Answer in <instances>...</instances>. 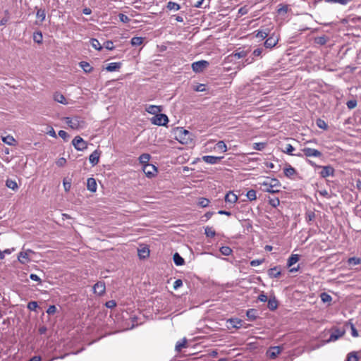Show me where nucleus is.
<instances>
[{"instance_id":"1","label":"nucleus","mask_w":361,"mask_h":361,"mask_svg":"<svg viewBox=\"0 0 361 361\" xmlns=\"http://www.w3.org/2000/svg\"><path fill=\"white\" fill-rule=\"evenodd\" d=\"M66 123L72 129H78L83 128L85 126V121L79 116H75L73 118L66 117Z\"/></svg>"},{"instance_id":"2","label":"nucleus","mask_w":361,"mask_h":361,"mask_svg":"<svg viewBox=\"0 0 361 361\" xmlns=\"http://www.w3.org/2000/svg\"><path fill=\"white\" fill-rule=\"evenodd\" d=\"M150 121L154 125L164 126L168 123L169 118L166 114L159 113L151 118Z\"/></svg>"},{"instance_id":"3","label":"nucleus","mask_w":361,"mask_h":361,"mask_svg":"<svg viewBox=\"0 0 361 361\" xmlns=\"http://www.w3.org/2000/svg\"><path fill=\"white\" fill-rule=\"evenodd\" d=\"M302 157L305 156L307 157H322V153L318 149L310 148V147H304L301 149Z\"/></svg>"},{"instance_id":"4","label":"nucleus","mask_w":361,"mask_h":361,"mask_svg":"<svg viewBox=\"0 0 361 361\" xmlns=\"http://www.w3.org/2000/svg\"><path fill=\"white\" fill-rule=\"evenodd\" d=\"M72 144L78 151H83L87 147V143L80 136L75 137Z\"/></svg>"},{"instance_id":"5","label":"nucleus","mask_w":361,"mask_h":361,"mask_svg":"<svg viewBox=\"0 0 361 361\" xmlns=\"http://www.w3.org/2000/svg\"><path fill=\"white\" fill-rule=\"evenodd\" d=\"M209 66V62L204 60L193 62L192 69L195 73L202 72Z\"/></svg>"},{"instance_id":"6","label":"nucleus","mask_w":361,"mask_h":361,"mask_svg":"<svg viewBox=\"0 0 361 361\" xmlns=\"http://www.w3.org/2000/svg\"><path fill=\"white\" fill-rule=\"evenodd\" d=\"M319 169H322L319 172V175L322 178H326L327 177H333L334 176L335 170L331 165L321 166Z\"/></svg>"},{"instance_id":"7","label":"nucleus","mask_w":361,"mask_h":361,"mask_svg":"<svg viewBox=\"0 0 361 361\" xmlns=\"http://www.w3.org/2000/svg\"><path fill=\"white\" fill-rule=\"evenodd\" d=\"M30 253H34V252L30 249H27L25 251H21L19 252L18 256V260L19 262L22 264H25L30 262V258L29 255Z\"/></svg>"},{"instance_id":"8","label":"nucleus","mask_w":361,"mask_h":361,"mask_svg":"<svg viewBox=\"0 0 361 361\" xmlns=\"http://www.w3.org/2000/svg\"><path fill=\"white\" fill-rule=\"evenodd\" d=\"M345 334V330L341 329H334L328 339V342H334L342 337Z\"/></svg>"},{"instance_id":"9","label":"nucleus","mask_w":361,"mask_h":361,"mask_svg":"<svg viewBox=\"0 0 361 361\" xmlns=\"http://www.w3.org/2000/svg\"><path fill=\"white\" fill-rule=\"evenodd\" d=\"M279 42V37L272 34L270 35L264 42V45L267 49H272L274 48Z\"/></svg>"},{"instance_id":"10","label":"nucleus","mask_w":361,"mask_h":361,"mask_svg":"<svg viewBox=\"0 0 361 361\" xmlns=\"http://www.w3.org/2000/svg\"><path fill=\"white\" fill-rule=\"evenodd\" d=\"M143 172L148 178H152L155 176L157 168L153 164H147L143 166Z\"/></svg>"},{"instance_id":"11","label":"nucleus","mask_w":361,"mask_h":361,"mask_svg":"<svg viewBox=\"0 0 361 361\" xmlns=\"http://www.w3.org/2000/svg\"><path fill=\"white\" fill-rule=\"evenodd\" d=\"M106 286L103 281H98L93 286L94 293L97 295H102L105 293Z\"/></svg>"},{"instance_id":"12","label":"nucleus","mask_w":361,"mask_h":361,"mask_svg":"<svg viewBox=\"0 0 361 361\" xmlns=\"http://www.w3.org/2000/svg\"><path fill=\"white\" fill-rule=\"evenodd\" d=\"M261 188L264 192L269 193H276L279 192V189L274 188V187L271 185V183H269L267 180L261 183Z\"/></svg>"},{"instance_id":"13","label":"nucleus","mask_w":361,"mask_h":361,"mask_svg":"<svg viewBox=\"0 0 361 361\" xmlns=\"http://www.w3.org/2000/svg\"><path fill=\"white\" fill-rule=\"evenodd\" d=\"M222 159L223 157H215L211 155H206L202 157V160L209 164H216L219 163Z\"/></svg>"},{"instance_id":"14","label":"nucleus","mask_w":361,"mask_h":361,"mask_svg":"<svg viewBox=\"0 0 361 361\" xmlns=\"http://www.w3.org/2000/svg\"><path fill=\"white\" fill-rule=\"evenodd\" d=\"M281 346H274L268 350L267 354L271 359H275L281 353Z\"/></svg>"},{"instance_id":"15","label":"nucleus","mask_w":361,"mask_h":361,"mask_svg":"<svg viewBox=\"0 0 361 361\" xmlns=\"http://www.w3.org/2000/svg\"><path fill=\"white\" fill-rule=\"evenodd\" d=\"M294 150H295V148L290 144H287L285 145L284 148L282 149V152L288 155L295 156L298 157H302V154L301 152L295 153V154L293 153Z\"/></svg>"},{"instance_id":"16","label":"nucleus","mask_w":361,"mask_h":361,"mask_svg":"<svg viewBox=\"0 0 361 361\" xmlns=\"http://www.w3.org/2000/svg\"><path fill=\"white\" fill-rule=\"evenodd\" d=\"M100 152L94 150L89 157V161L92 166H95L99 163Z\"/></svg>"},{"instance_id":"17","label":"nucleus","mask_w":361,"mask_h":361,"mask_svg":"<svg viewBox=\"0 0 361 361\" xmlns=\"http://www.w3.org/2000/svg\"><path fill=\"white\" fill-rule=\"evenodd\" d=\"M147 112L150 114L157 115L162 111L161 106L149 105L145 108Z\"/></svg>"},{"instance_id":"18","label":"nucleus","mask_w":361,"mask_h":361,"mask_svg":"<svg viewBox=\"0 0 361 361\" xmlns=\"http://www.w3.org/2000/svg\"><path fill=\"white\" fill-rule=\"evenodd\" d=\"M238 200V196L232 191H229L225 196V202L231 204H235Z\"/></svg>"},{"instance_id":"19","label":"nucleus","mask_w":361,"mask_h":361,"mask_svg":"<svg viewBox=\"0 0 361 361\" xmlns=\"http://www.w3.org/2000/svg\"><path fill=\"white\" fill-rule=\"evenodd\" d=\"M87 188L89 191L94 192L97 190V183L94 178H89L87 180Z\"/></svg>"},{"instance_id":"20","label":"nucleus","mask_w":361,"mask_h":361,"mask_svg":"<svg viewBox=\"0 0 361 361\" xmlns=\"http://www.w3.org/2000/svg\"><path fill=\"white\" fill-rule=\"evenodd\" d=\"M281 274V269L278 267H274L268 270V275L270 278H278Z\"/></svg>"},{"instance_id":"21","label":"nucleus","mask_w":361,"mask_h":361,"mask_svg":"<svg viewBox=\"0 0 361 361\" xmlns=\"http://www.w3.org/2000/svg\"><path fill=\"white\" fill-rule=\"evenodd\" d=\"M121 66V63L120 62H112L109 63L106 67V70L109 72H113L118 70Z\"/></svg>"},{"instance_id":"22","label":"nucleus","mask_w":361,"mask_h":361,"mask_svg":"<svg viewBox=\"0 0 361 361\" xmlns=\"http://www.w3.org/2000/svg\"><path fill=\"white\" fill-rule=\"evenodd\" d=\"M233 328H240L242 326V320L238 318H231L227 321Z\"/></svg>"},{"instance_id":"23","label":"nucleus","mask_w":361,"mask_h":361,"mask_svg":"<svg viewBox=\"0 0 361 361\" xmlns=\"http://www.w3.org/2000/svg\"><path fill=\"white\" fill-rule=\"evenodd\" d=\"M79 66L87 73H91L93 70L92 66L87 61L80 62Z\"/></svg>"},{"instance_id":"24","label":"nucleus","mask_w":361,"mask_h":361,"mask_svg":"<svg viewBox=\"0 0 361 361\" xmlns=\"http://www.w3.org/2000/svg\"><path fill=\"white\" fill-rule=\"evenodd\" d=\"M299 261V255L296 254H293L290 256L287 262L288 267H291L293 264L297 263Z\"/></svg>"},{"instance_id":"25","label":"nucleus","mask_w":361,"mask_h":361,"mask_svg":"<svg viewBox=\"0 0 361 361\" xmlns=\"http://www.w3.org/2000/svg\"><path fill=\"white\" fill-rule=\"evenodd\" d=\"M173 259L177 266H182L185 263L184 259L178 252L173 255Z\"/></svg>"},{"instance_id":"26","label":"nucleus","mask_w":361,"mask_h":361,"mask_svg":"<svg viewBox=\"0 0 361 361\" xmlns=\"http://www.w3.org/2000/svg\"><path fill=\"white\" fill-rule=\"evenodd\" d=\"M278 6L279 8L277 9V13L279 15L284 16L288 13L289 10V6L287 4H279Z\"/></svg>"},{"instance_id":"27","label":"nucleus","mask_w":361,"mask_h":361,"mask_svg":"<svg viewBox=\"0 0 361 361\" xmlns=\"http://www.w3.org/2000/svg\"><path fill=\"white\" fill-rule=\"evenodd\" d=\"M246 56H247V51H245L244 50L236 51L233 52L230 56V57H231V58L238 59L245 58Z\"/></svg>"},{"instance_id":"28","label":"nucleus","mask_w":361,"mask_h":361,"mask_svg":"<svg viewBox=\"0 0 361 361\" xmlns=\"http://www.w3.org/2000/svg\"><path fill=\"white\" fill-rule=\"evenodd\" d=\"M284 174L286 177L291 178L296 174V170L291 166H288L284 169Z\"/></svg>"},{"instance_id":"29","label":"nucleus","mask_w":361,"mask_h":361,"mask_svg":"<svg viewBox=\"0 0 361 361\" xmlns=\"http://www.w3.org/2000/svg\"><path fill=\"white\" fill-rule=\"evenodd\" d=\"M257 310L255 309H249L246 312V316L247 317L248 319L250 321H254L257 319Z\"/></svg>"},{"instance_id":"30","label":"nucleus","mask_w":361,"mask_h":361,"mask_svg":"<svg viewBox=\"0 0 361 361\" xmlns=\"http://www.w3.org/2000/svg\"><path fill=\"white\" fill-rule=\"evenodd\" d=\"M138 255L141 259H145L149 255V250L147 247H145L138 250Z\"/></svg>"},{"instance_id":"31","label":"nucleus","mask_w":361,"mask_h":361,"mask_svg":"<svg viewBox=\"0 0 361 361\" xmlns=\"http://www.w3.org/2000/svg\"><path fill=\"white\" fill-rule=\"evenodd\" d=\"M277 307L278 302L274 297L268 300V307L270 310H275Z\"/></svg>"},{"instance_id":"32","label":"nucleus","mask_w":361,"mask_h":361,"mask_svg":"<svg viewBox=\"0 0 361 361\" xmlns=\"http://www.w3.org/2000/svg\"><path fill=\"white\" fill-rule=\"evenodd\" d=\"M33 40L37 44H42L43 40L42 33L40 31L35 32L33 33Z\"/></svg>"},{"instance_id":"33","label":"nucleus","mask_w":361,"mask_h":361,"mask_svg":"<svg viewBox=\"0 0 361 361\" xmlns=\"http://www.w3.org/2000/svg\"><path fill=\"white\" fill-rule=\"evenodd\" d=\"M54 100L59 103L66 104H67L65 97L61 93H56L54 96Z\"/></svg>"},{"instance_id":"34","label":"nucleus","mask_w":361,"mask_h":361,"mask_svg":"<svg viewBox=\"0 0 361 361\" xmlns=\"http://www.w3.org/2000/svg\"><path fill=\"white\" fill-rule=\"evenodd\" d=\"M36 16L38 19H39L40 22L42 23L46 18L45 10L42 8L37 9Z\"/></svg>"},{"instance_id":"35","label":"nucleus","mask_w":361,"mask_h":361,"mask_svg":"<svg viewBox=\"0 0 361 361\" xmlns=\"http://www.w3.org/2000/svg\"><path fill=\"white\" fill-rule=\"evenodd\" d=\"M204 234L208 238H214L216 235V232L212 227L207 226L204 228Z\"/></svg>"},{"instance_id":"36","label":"nucleus","mask_w":361,"mask_h":361,"mask_svg":"<svg viewBox=\"0 0 361 361\" xmlns=\"http://www.w3.org/2000/svg\"><path fill=\"white\" fill-rule=\"evenodd\" d=\"M328 41V37L325 35L317 37L314 39V42L319 45H324Z\"/></svg>"},{"instance_id":"37","label":"nucleus","mask_w":361,"mask_h":361,"mask_svg":"<svg viewBox=\"0 0 361 361\" xmlns=\"http://www.w3.org/2000/svg\"><path fill=\"white\" fill-rule=\"evenodd\" d=\"M149 159H150V155L149 154L144 153V154H142L139 157L140 162L141 164H143L144 165L148 164V161H149Z\"/></svg>"},{"instance_id":"38","label":"nucleus","mask_w":361,"mask_h":361,"mask_svg":"<svg viewBox=\"0 0 361 361\" xmlns=\"http://www.w3.org/2000/svg\"><path fill=\"white\" fill-rule=\"evenodd\" d=\"M6 185L13 190H16L18 189V184L15 180L8 179L6 182Z\"/></svg>"},{"instance_id":"39","label":"nucleus","mask_w":361,"mask_h":361,"mask_svg":"<svg viewBox=\"0 0 361 361\" xmlns=\"http://www.w3.org/2000/svg\"><path fill=\"white\" fill-rule=\"evenodd\" d=\"M90 44L93 48L97 50H101L102 49V46L98 39L92 38L90 39Z\"/></svg>"},{"instance_id":"40","label":"nucleus","mask_w":361,"mask_h":361,"mask_svg":"<svg viewBox=\"0 0 361 361\" xmlns=\"http://www.w3.org/2000/svg\"><path fill=\"white\" fill-rule=\"evenodd\" d=\"M216 149L221 151L222 152H225L227 151L226 145L225 144V142L224 141H219L216 144Z\"/></svg>"},{"instance_id":"41","label":"nucleus","mask_w":361,"mask_h":361,"mask_svg":"<svg viewBox=\"0 0 361 361\" xmlns=\"http://www.w3.org/2000/svg\"><path fill=\"white\" fill-rule=\"evenodd\" d=\"M348 263L350 265H358L361 264V259L355 257H350L348 259Z\"/></svg>"},{"instance_id":"42","label":"nucleus","mask_w":361,"mask_h":361,"mask_svg":"<svg viewBox=\"0 0 361 361\" xmlns=\"http://www.w3.org/2000/svg\"><path fill=\"white\" fill-rule=\"evenodd\" d=\"M353 0H325L327 3L331 4H338L341 5H347L348 3L351 2Z\"/></svg>"},{"instance_id":"43","label":"nucleus","mask_w":361,"mask_h":361,"mask_svg":"<svg viewBox=\"0 0 361 361\" xmlns=\"http://www.w3.org/2000/svg\"><path fill=\"white\" fill-rule=\"evenodd\" d=\"M220 252L223 255L229 256L232 253V250L228 246H222L220 248Z\"/></svg>"},{"instance_id":"44","label":"nucleus","mask_w":361,"mask_h":361,"mask_svg":"<svg viewBox=\"0 0 361 361\" xmlns=\"http://www.w3.org/2000/svg\"><path fill=\"white\" fill-rule=\"evenodd\" d=\"M143 42V38L141 37H133L131 39V44L133 46H139Z\"/></svg>"},{"instance_id":"45","label":"nucleus","mask_w":361,"mask_h":361,"mask_svg":"<svg viewBox=\"0 0 361 361\" xmlns=\"http://www.w3.org/2000/svg\"><path fill=\"white\" fill-rule=\"evenodd\" d=\"M268 36H269V32L267 31V30L257 31L256 37L257 38L265 39Z\"/></svg>"},{"instance_id":"46","label":"nucleus","mask_w":361,"mask_h":361,"mask_svg":"<svg viewBox=\"0 0 361 361\" xmlns=\"http://www.w3.org/2000/svg\"><path fill=\"white\" fill-rule=\"evenodd\" d=\"M185 344H186V340L185 339H183V340H181V341H178L176 344V346H175V348H176V350L178 351V352H180L183 348L185 347Z\"/></svg>"},{"instance_id":"47","label":"nucleus","mask_w":361,"mask_h":361,"mask_svg":"<svg viewBox=\"0 0 361 361\" xmlns=\"http://www.w3.org/2000/svg\"><path fill=\"white\" fill-rule=\"evenodd\" d=\"M2 140L4 143L8 145H13L15 142V139L13 136L11 135H7L6 137H2Z\"/></svg>"},{"instance_id":"48","label":"nucleus","mask_w":361,"mask_h":361,"mask_svg":"<svg viewBox=\"0 0 361 361\" xmlns=\"http://www.w3.org/2000/svg\"><path fill=\"white\" fill-rule=\"evenodd\" d=\"M264 49L263 47H259L255 49L252 53V56L253 57H262V53L264 52Z\"/></svg>"},{"instance_id":"49","label":"nucleus","mask_w":361,"mask_h":361,"mask_svg":"<svg viewBox=\"0 0 361 361\" xmlns=\"http://www.w3.org/2000/svg\"><path fill=\"white\" fill-rule=\"evenodd\" d=\"M209 202H210V201L209 200V199L204 198V197H201L199 200L198 204L201 207L204 208V207H207V206H209Z\"/></svg>"},{"instance_id":"50","label":"nucleus","mask_w":361,"mask_h":361,"mask_svg":"<svg viewBox=\"0 0 361 361\" xmlns=\"http://www.w3.org/2000/svg\"><path fill=\"white\" fill-rule=\"evenodd\" d=\"M169 10L178 11L180 9V5L176 2L169 1L167 5Z\"/></svg>"},{"instance_id":"51","label":"nucleus","mask_w":361,"mask_h":361,"mask_svg":"<svg viewBox=\"0 0 361 361\" xmlns=\"http://www.w3.org/2000/svg\"><path fill=\"white\" fill-rule=\"evenodd\" d=\"M316 123L317 126L321 129L326 130L328 128V125L324 120L319 118L317 120Z\"/></svg>"},{"instance_id":"52","label":"nucleus","mask_w":361,"mask_h":361,"mask_svg":"<svg viewBox=\"0 0 361 361\" xmlns=\"http://www.w3.org/2000/svg\"><path fill=\"white\" fill-rule=\"evenodd\" d=\"M246 196L250 201L255 200L257 198L256 191L251 189L247 192Z\"/></svg>"},{"instance_id":"53","label":"nucleus","mask_w":361,"mask_h":361,"mask_svg":"<svg viewBox=\"0 0 361 361\" xmlns=\"http://www.w3.org/2000/svg\"><path fill=\"white\" fill-rule=\"evenodd\" d=\"M321 300L324 302H329L331 301L332 300V298L330 295H329L328 293H321Z\"/></svg>"},{"instance_id":"54","label":"nucleus","mask_w":361,"mask_h":361,"mask_svg":"<svg viewBox=\"0 0 361 361\" xmlns=\"http://www.w3.org/2000/svg\"><path fill=\"white\" fill-rule=\"evenodd\" d=\"M347 361H358V356L355 352L350 353L347 356Z\"/></svg>"},{"instance_id":"55","label":"nucleus","mask_w":361,"mask_h":361,"mask_svg":"<svg viewBox=\"0 0 361 361\" xmlns=\"http://www.w3.org/2000/svg\"><path fill=\"white\" fill-rule=\"evenodd\" d=\"M305 219H306V221L308 223L312 221H313L315 219V214H314V212H312V211H308L306 213Z\"/></svg>"},{"instance_id":"56","label":"nucleus","mask_w":361,"mask_h":361,"mask_svg":"<svg viewBox=\"0 0 361 361\" xmlns=\"http://www.w3.org/2000/svg\"><path fill=\"white\" fill-rule=\"evenodd\" d=\"M267 181H268L269 183H271V185L276 189H279V187L281 186L279 180L276 178L267 180Z\"/></svg>"},{"instance_id":"57","label":"nucleus","mask_w":361,"mask_h":361,"mask_svg":"<svg viewBox=\"0 0 361 361\" xmlns=\"http://www.w3.org/2000/svg\"><path fill=\"white\" fill-rule=\"evenodd\" d=\"M266 145L267 144L265 142H256L253 144V149L256 150H262L265 148Z\"/></svg>"},{"instance_id":"58","label":"nucleus","mask_w":361,"mask_h":361,"mask_svg":"<svg viewBox=\"0 0 361 361\" xmlns=\"http://www.w3.org/2000/svg\"><path fill=\"white\" fill-rule=\"evenodd\" d=\"M269 203L273 207H278L279 205L280 201H279V199L277 198V197L270 198L269 200Z\"/></svg>"},{"instance_id":"59","label":"nucleus","mask_w":361,"mask_h":361,"mask_svg":"<svg viewBox=\"0 0 361 361\" xmlns=\"http://www.w3.org/2000/svg\"><path fill=\"white\" fill-rule=\"evenodd\" d=\"M177 132L180 137L184 140L185 139V136L189 135V132L187 130L183 128L178 129Z\"/></svg>"},{"instance_id":"60","label":"nucleus","mask_w":361,"mask_h":361,"mask_svg":"<svg viewBox=\"0 0 361 361\" xmlns=\"http://www.w3.org/2000/svg\"><path fill=\"white\" fill-rule=\"evenodd\" d=\"M357 101L355 99L349 100L346 103V106L349 109H353L357 106Z\"/></svg>"},{"instance_id":"61","label":"nucleus","mask_w":361,"mask_h":361,"mask_svg":"<svg viewBox=\"0 0 361 361\" xmlns=\"http://www.w3.org/2000/svg\"><path fill=\"white\" fill-rule=\"evenodd\" d=\"M104 47L108 50H113L114 49V43L111 41H106L104 43Z\"/></svg>"},{"instance_id":"62","label":"nucleus","mask_w":361,"mask_h":361,"mask_svg":"<svg viewBox=\"0 0 361 361\" xmlns=\"http://www.w3.org/2000/svg\"><path fill=\"white\" fill-rule=\"evenodd\" d=\"M56 164L58 166L62 167L66 164V159L63 157H61L56 161Z\"/></svg>"},{"instance_id":"63","label":"nucleus","mask_w":361,"mask_h":361,"mask_svg":"<svg viewBox=\"0 0 361 361\" xmlns=\"http://www.w3.org/2000/svg\"><path fill=\"white\" fill-rule=\"evenodd\" d=\"M37 307H38L37 302L35 301L30 302L27 305L28 309H30V310H32V311L35 310Z\"/></svg>"},{"instance_id":"64","label":"nucleus","mask_w":361,"mask_h":361,"mask_svg":"<svg viewBox=\"0 0 361 361\" xmlns=\"http://www.w3.org/2000/svg\"><path fill=\"white\" fill-rule=\"evenodd\" d=\"M118 17H119V19L121 22L123 23H128L130 21V18L128 16H127L125 14H123V13H120L118 15Z\"/></svg>"}]
</instances>
